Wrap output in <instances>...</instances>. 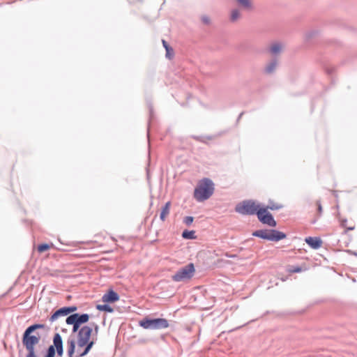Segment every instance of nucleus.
Wrapping results in <instances>:
<instances>
[{
    "label": "nucleus",
    "instance_id": "obj_1",
    "mask_svg": "<svg viewBox=\"0 0 357 357\" xmlns=\"http://www.w3.org/2000/svg\"><path fill=\"white\" fill-rule=\"evenodd\" d=\"M89 319V316L87 314H73L67 317L66 323L73 326V332L78 331L77 335V348L76 351L75 339L70 337L67 341V351L69 357L84 356L93 347L94 341H90L93 328L88 326H84L79 330L80 325L86 323Z\"/></svg>",
    "mask_w": 357,
    "mask_h": 357
},
{
    "label": "nucleus",
    "instance_id": "obj_2",
    "mask_svg": "<svg viewBox=\"0 0 357 357\" xmlns=\"http://www.w3.org/2000/svg\"><path fill=\"white\" fill-rule=\"evenodd\" d=\"M214 183L209 178L200 180L195 189L194 197L199 202L209 199L214 192Z\"/></svg>",
    "mask_w": 357,
    "mask_h": 357
},
{
    "label": "nucleus",
    "instance_id": "obj_3",
    "mask_svg": "<svg viewBox=\"0 0 357 357\" xmlns=\"http://www.w3.org/2000/svg\"><path fill=\"white\" fill-rule=\"evenodd\" d=\"M44 327L42 324H34L28 327L24 333L22 343L26 347V350H35V346L38 344L40 337L31 335V333L36 329L43 328Z\"/></svg>",
    "mask_w": 357,
    "mask_h": 357
},
{
    "label": "nucleus",
    "instance_id": "obj_4",
    "mask_svg": "<svg viewBox=\"0 0 357 357\" xmlns=\"http://www.w3.org/2000/svg\"><path fill=\"white\" fill-rule=\"evenodd\" d=\"M252 235L272 241H278L286 238L284 233L275 229H260L253 232Z\"/></svg>",
    "mask_w": 357,
    "mask_h": 357
},
{
    "label": "nucleus",
    "instance_id": "obj_5",
    "mask_svg": "<svg viewBox=\"0 0 357 357\" xmlns=\"http://www.w3.org/2000/svg\"><path fill=\"white\" fill-rule=\"evenodd\" d=\"M260 208V205L257 204L255 202L247 200L237 204L235 210L238 213L243 215H257V211H259Z\"/></svg>",
    "mask_w": 357,
    "mask_h": 357
},
{
    "label": "nucleus",
    "instance_id": "obj_6",
    "mask_svg": "<svg viewBox=\"0 0 357 357\" xmlns=\"http://www.w3.org/2000/svg\"><path fill=\"white\" fill-rule=\"evenodd\" d=\"M140 326L145 329H162L165 328L168 326L167 321L165 319H144L139 321Z\"/></svg>",
    "mask_w": 357,
    "mask_h": 357
},
{
    "label": "nucleus",
    "instance_id": "obj_7",
    "mask_svg": "<svg viewBox=\"0 0 357 357\" xmlns=\"http://www.w3.org/2000/svg\"><path fill=\"white\" fill-rule=\"evenodd\" d=\"M257 218L263 224L270 227H275L276 222L273 219L272 215L268 211V208L261 207L257 211Z\"/></svg>",
    "mask_w": 357,
    "mask_h": 357
},
{
    "label": "nucleus",
    "instance_id": "obj_8",
    "mask_svg": "<svg viewBox=\"0 0 357 357\" xmlns=\"http://www.w3.org/2000/svg\"><path fill=\"white\" fill-rule=\"evenodd\" d=\"M195 268L194 264L190 263L180 270V282H188L194 275Z\"/></svg>",
    "mask_w": 357,
    "mask_h": 357
},
{
    "label": "nucleus",
    "instance_id": "obj_9",
    "mask_svg": "<svg viewBox=\"0 0 357 357\" xmlns=\"http://www.w3.org/2000/svg\"><path fill=\"white\" fill-rule=\"evenodd\" d=\"M77 310L76 307H63L56 311L50 317L51 321H54L59 316H65Z\"/></svg>",
    "mask_w": 357,
    "mask_h": 357
},
{
    "label": "nucleus",
    "instance_id": "obj_10",
    "mask_svg": "<svg viewBox=\"0 0 357 357\" xmlns=\"http://www.w3.org/2000/svg\"><path fill=\"white\" fill-rule=\"evenodd\" d=\"M56 349L59 356L61 357L63 354V342L61 335L59 333H56L53 338V345Z\"/></svg>",
    "mask_w": 357,
    "mask_h": 357
},
{
    "label": "nucleus",
    "instance_id": "obj_11",
    "mask_svg": "<svg viewBox=\"0 0 357 357\" xmlns=\"http://www.w3.org/2000/svg\"><path fill=\"white\" fill-rule=\"evenodd\" d=\"M119 296L117 293L113 290L109 291L107 294H104L102 301L104 303H114L119 301Z\"/></svg>",
    "mask_w": 357,
    "mask_h": 357
},
{
    "label": "nucleus",
    "instance_id": "obj_12",
    "mask_svg": "<svg viewBox=\"0 0 357 357\" xmlns=\"http://www.w3.org/2000/svg\"><path fill=\"white\" fill-rule=\"evenodd\" d=\"M305 241L313 249H318L322 244L321 240L318 237H307Z\"/></svg>",
    "mask_w": 357,
    "mask_h": 357
},
{
    "label": "nucleus",
    "instance_id": "obj_13",
    "mask_svg": "<svg viewBox=\"0 0 357 357\" xmlns=\"http://www.w3.org/2000/svg\"><path fill=\"white\" fill-rule=\"evenodd\" d=\"M171 203L169 202H167L165 206L162 208V211L160 213V218L161 220L165 221L167 215L169 214Z\"/></svg>",
    "mask_w": 357,
    "mask_h": 357
},
{
    "label": "nucleus",
    "instance_id": "obj_14",
    "mask_svg": "<svg viewBox=\"0 0 357 357\" xmlns=\"http://www.w3.org/2000/svg\"><path fill=\"white\" fill-rule=\"evenodd\" d=\"M236 2L242 8L247 10L252 9V3L251 0H235Z\"/></svg>",
    "mask_w": 357,
    "mask_h": 357
},
{
    "label": "nucleus",
    "instance_id": "obj_15",
    "mask_svg": "<svg viewBox=\"0 0 357 357\" xmlns=\"http://www.w3.org/2000/svg\"><path fill=\"white\" fill-rule=\"evenodd\" d=\"M340 225L342 227H344L346 231L348 230H354L355 229V225L353 222H348L346 219L340 220Z\"/></svg>",
    "mask_w": 357,
    "mask_h": 357
},
{
    "label": "nucleus",
    "instance_id": "obj_16",
    "mask_svg": "<svg viewBox=\"0 0 357 357\" xmlns=\"http://www.w3.org/2000/svg\"><path fill=\"white\" fill-rule=\"evenodd\" d=\"M182 237L185 239H196L195 231L185 230L182 233Z\"/></svg>",
    "mask_w": 357,
    "mask_h": 357
},
{
    "label": "nucleus",
    "instance_id": "obj_17",
    "mask_svg": "<svg viewBox=\"0 0 357 357\" xmlns=\"http://www.w3.org/2000/svg\"><path fill=\"white\" fill-rule=\"evenodd\" d=\"M241 16V12L238 9H233L231 11L230 15V21L232 22H236L238 19H240Z\"/></svg>",
    "mask_w": 357,
    "mask_h": 357
},
{
    "label": "nucleus",
    "instance_id": "obj_18",
    "mask_svg": "<svg viewBox=\"0 0 357 357\" xmlns=\"http://www.w3.org/2000/svg\"><path fill=\"white\" fill-rule=\"evenodd\" d=\"M282 50V45L279 43L273 44L270 47V51L273 54H276Z\"/></svg>",
    "mask_w": 357,
    "mask_h": 357
},
{
    "label": "nucleus",
    "instance_id": "obj_19",
    "mask_svg": "<svg viewBox=\"0 0 357 357\" xmlns=\"http://www.w3.org/2000/svg\"><path fill=\"white\" fill-rule=\"evenodd\" d=\"M266 208L271 210H278L282 208V205L277 202H270L269 204Z\"/></svg>",
    "mask_w": 357,
    "mask_h": 357
},
{
    "label": "nucleus",
    "instance_id": "obj_20",
    "mask_svg": "<svg viewBox=\"0 0 357 357\" xmlns=\"http://www.w3.org/2000/svg\"><path fill=\"white\" fill-rule=\"evenodd\" d=\"M52 246H53L52 243H51V245L44 243V244L39 245L38 246L37 249H38V252L42 253V252H43L45 251L48 250Z\"/></svg>",
    "mask_w": 357,
    "mask_h": 357
},
{
    "label": "nucleus",
    "instance_id": "obj_21",
    "mask_svg": "<svg viewBox=\"0 0 357 357\" xmlns=\"http://www.w3.org/2000/svg\"><path fill=\"white\" fill-rule=\"evenodd\" d=\"M96 307L100 311L109 312H112L113 311L112 307L107 304L98 305Z\"/></svg>",
    "mask_w": 357,
    "mask_h": 357
},
{
    "label": "nucleus",
    "instance_id": "obj_22",
    "mask_svg": "<svg viewBox=\"0 0 357 357\" xmlns=\"http://www.w3.org/2000/svg\"><path fill=\"white\" fill-rule=\"evenodd\" d=\"M277 66V61H274L269 63L266 68V72L267 73H271L274 71Z\"/></svg>",
    "mask_w": 357,
    "mask_h": 357
},
{
    "label": "nucleus",
    "instance_id": "obj_23",
    "mask_svg": "<svg viewBox=\"0 0 357 357\" xmlns=\"http://www.w3.org/2000/svg\"><path fill=\"white\" fill-rule=\"evenodd\" d=\"M54 346L51 345L47 350V353L45 357H54L55 356Z\"/></svg>",
    "mask_w": 357,
    "mask_h": 357
},
{
    "label": "nucleus",
    "instance_id": "obj_24",
    "mask_svg": "<svg viewBox=\"0 0 357 357\" xmlns=\"http://www.w3.org/2000/svg\"><path fill=\"white\" fill-rule=\"evenodd\" d=\"M193 217L192 216H187V217H185L183 218V223L186 225V226H190L192 222H193Z\"/></svg>",
    "mask_w": 357,
    "mask_h": 357
},
{
    "label": "nucleus",
    "instance_id": "obj_25",
    "mask_svg": "<svg viewBox=\"0 0 357 357\" xmlns=\"http://www.w3.org/2000/svg\"><path fill=\"white\" fill-rule=\"evenodd\" d=\"M301 271H302V268L299 266H296V267L291 266V267H289L288 269V271L291 273H299Z\"/></svg>",
    "mask_w": 357,
    "mask_h": 357
},
{
    "label": "nucleus",
    "instance_id": "obj_26",
    "mask_svg": "<svg viewBox=\"0 0 357 357\" xmlns=\"http://www.w3.org/2000/svg\"><path fill=\"white\" fill-rule=\"evenodd\" d=\"M174 56V52L172 47H169L166 50V56L171 59Z\"/></svg>",
    "mask_w": 357,
    "mask_h": 357
},
{
    "label": "nucleus",
    "instance_id": "obj_27",
    "mask_svg": "<svg viewBox=\"0 0 357 357\" xmlns=\"http://www.w3.org/2000/svg\"><path fill=\"white\" fill-rule=\"evenodd\" d=\"M316 206L317 207V213L318 215L319 216L322 213V206L321 202L319 201H317Z\"/></svg>",
    "mask_w": 357,
    "mask_h": 357
},
{
    "label": "nucleus",
    "instance_id": "obj_28",
    "mask_svg": "<svg viewBox=\"0 0 357 357\" xmlns=\"http://www.w3.org/2000/svg\"><path fill=\"white\" fill-rule=\"evenodd\" d=\"M202 21L204 24H209L211 22L210 17L206 15H203L202 17Z\"/></svg>",
    "mask_w": 357,
    "mask_h": 357
},
{
    "label": "nucleus",
    "instance_id": "obj_29",
    "mask_svg": "<svg viewBox=\"0 0 357 357\" xmlns=\"http://www.w3.org/2000/svg\"><path fill=\"white\" fill-rule=\"evenodd\" d=\"M28 354L27 357H36L35 354V350H27Z\"/></svg>",
    "mask_w": 357,
    "mask_h": 357
},
{
    "label": "nucleus",
    "instance_id": "obj_30",
    "mask_svg": "<svg viewBox=\"0 0 357 357\" xmlns=\"http://www.w3.org/2000/svg\"><path fill=\"white\" fill-rule=\"evenodd\" d=\"M162 45H163L164 47L165 48V50L170 47L169 46V45L167 44V43L165 40H162Z\"/></svg>",
    "mask_w": 357,
    "mask_h": 357
},
{
    "label": "nucleus",
    "instance_id": "obj_31",
    "mask_svg": "<svg viewBox=\"0 0 357 357\" xmlns=\"http://www.w3.org/2000/svg\"><path fill=\"white\" fill-rule=\"evenodd\" d=\"M98 330H99V326L98 325H95V326H94V331H95L96 334L98 333Z\"/></svg>",
    "mask_w": 357,
    "mask_h": 357
},
{
    "label": "nucleus",
    "instance_id": "obj_32",
    "mask_svg": "<svg viewBox=\"0 0 357 357\" xmlns=\"http://www.w3.org/2000/svg\"><path fill=\"white\" fill-rule=\"evenodd\" d=\"M226 256L229 257H236V255H229L228 254H226Z\"/></svg>",
    "mask_w": 357,
    "mask_h": 357
},
{
    "label": "nucleus",
    "instance_id": "obj_33",
    "mask_svg": "<svg viewBox=\"0 0 357 357\" xmlns=\"http://www.w3.org/2000/svg\"><path fill=\"white\" fill-rule=\"evenodd\" d=\"M176 278H177V275H174V278L175 280H176Z\"/></svg>",
    "mask_w": 357,
    "mask_h": 357
}]
</instances>
